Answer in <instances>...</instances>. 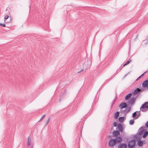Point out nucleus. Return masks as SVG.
Here are the masks:
<instances>
[{"instance_id":"nucleus-1","label":"nucleus","mask_w":148,"mask_h":148,"mask_svg":"<svg viewBox=\"0 0 148 148\" xmlns=\"http://www.w3.org/2000/svg\"><path fill=\"white\" fill-rule=\"evenodd\" d=\"M140 110L139 111H136L132 114V116L134 118V119H137L139 117L140 114V111L144 112L148 110V101L145 102L140 107Z\"/></svg>"},{"instance_id":"nucleus-2","label":"nucleus","mask_w":148,"mask_h":148,"mask_svg":"<svg viewBox=\"0 0 148 148\" xmlns=\"http://www.w3.org/2000/svg\"><path fill=\"white\" fill-rule=\"evenodd\" d=\"M120 138H112L109 141L108 145L109 147H114L117 144L121 143L122 141L121 140Z\"/></svg>"},{"instance_id":"nucleus-3","label":"nucleus","mask_w":148,"mask_h":148,"mask_svg":"<svg viewBox=\"0 0 148 148\" xmlns=\"http://www.w3.org/2000/svg\"><path fill=\"white\" fill-rule=\"evenodd\" d=\"M145 127L142 126L141 127L139 130L142 129V130H141L140 132V135H142L143 134L142 136V137L143 138H146L148 135V131H147L146 129H144Z\"/></svg>"},{"instance_id":"nucleus-4","label":"nucleus","mask_w":148,"mask_h":148,"mask_svg":"<svg viewBox=\"0 0 148 148\" xmlns=\"http://www.w3.org/2000/svg\"><path fill=\"white\" fill-rule=\"evenodd\" d=\"M120 132L117 130H114L112 132L113 137H114L115 138L120 137L121 139V140L122 141L123 140L121 136H120Z\"/></svg>"},{"instance_id":"nucleus-5","label":"nucleus","mask_w":148,"mask_h":148,"mask_svg":"<svg viewBox=\"0 0 148 148\" xmlns=\"http://www.w3.org/2000/svg\"><path fill=\"white\" fill-rule=\"evenodd\" d=\"M92 62L91 60L90 59H87L86 61L84 63V65H84V67L85 69L84 71H86V69H87L88 66H90Z\"/></svg>"},{"instance_id":"nucleus-6","label":"nucleus","mask_w":148,"mask_h":148,"mask_svg":"<svg viewBox=\"0 0 148 148\" xmlns=\"http://www.w3.org/2000/svg\"><path fill=\"white\" fill-rule=\"evenodd\" d=\"M136 144L135 141L133 139L130 140L128 143V148H133L135 146Z\"/></svg>"},{"instance_id":"nucleus-7","label":"nucleus","mask_w":148,"mask_h":148,"mask_svg":"<svg viewBox=\"0 0 148 148\" xmlns=\"http://www.w3.org/2000/svg\"><path fill=\"white\" fill-rule=\"evenodd\" d=\"M138 95H137L135 97H132L130 98L127 102L128 105L130 104L131 106H132L135 103L136 99Z\"/></svg>"},{"instance_id":"nucleus-8","label":"nucleus","mask_w":148,"mask_h":148,"mask_svg":"<svg viewBox=\"0 0 148 148\" xmlns=\"http://www.w3.org/2000/svg\"><path fill=\"white\" fill-rule=\"evenodd\" d=\"M116 129H118V131L121 132H122L123 131V128L122 125L120 123L118 124L116 128Z\"/></svg>"},{"instance_id":"nucleus-9","label":"nucleus","mask_w":148,"mask_h":148,"mask_svg":"<svg viewBox=\"0 0 148 148\" xmlns=\"http://www.w3.org/2000/svg\"><path fill=\"white\" fill-rule=\"evenodd\" d=\"M137 134H138V136L136 134L134 136V138L135 139H136V141H138L139 140H141L140 139L141 138L142 135H140V132H138Z\"/></svg>"},{"instance_id":"nucleus-10","label":"nucleus","mask_w":148,"mask_h":148,"mask_svg":"<svg viewBox=\"0 0 148 148\" xmlns=\"http://www.w3.org/2000/svg\"><path fill=\"white\" fill-rule=\"evenodd\" d=\"M142 87L144 88H147L148 90V80L147 79L144 81L142 84Z\"/></svg>"},{"instance_id":"nucleus-11","label":"nucleus","mask_w":148,"mask_h":148,"mask_svg":"<svg viewBox=\"0 0 148 148\" xmlns=\"http://www.w3.org/2000/svg\"><path fill=\"white\" fill-rule=\"evenodd\" d=\"M119 107L121 109L125 108L127 107V105L126 102H123L120 104Z\"/></svg>"},{"instance_id":"nucleus-12","label":"nucleus","mask_w":148,"mask_h":148,"mask_svg":"<svg viewBox=\"0 0 148 148\" xmlns=\"http://www.w3.org/2000/svg\"><path fill=\"white\" fill-rule=\"evenodd\" d=\"M126 108L124 110H123L122 112V113H123L124 115H126L128 113L130 110L131 107H128L125 108Z\"/></svg>"},{"instance_id":"nucleus-13","label":"nucleus","mask_w":148,"mask_h":148,"mask_svg":"<svg viewBox=\"0 0 148 148\" xmlns=\"http://www.w3.org/2000/svg\"><path fill=\"white\" fill-rule=\"evenodd\" d=\"M83 127V126H82V125L81 123V122H79L77 125V126L76 127V129L77 130H79L81 129L80 130V131L81 132V135H82V128Z\"/></svg>"},{"instance_id":"nucleus-14","label":"nucleus","mask_w":148,"mask_h":148,"mask_svg":"<svg viewBox=\"0 0 148 148\" xmlns=\"http://www.w3.org/2000/svg\"><path fill=\"white\" fill-rule=\"evenodd\" d=\"M118 148H127V145L125 143H119Z\"/></svg>"},{"instance_id":"nucleus-15","label":"nucleus","mask_w":148,"mask_h":148,"mask_svg":"<svg viewBox=\"0 0 148 148\" xmlns=\"http://www.w3.org/2000/svg\"><path fill=\"white\" fill-rule=\"evenodd\" d=\"M9 16L8 15H6L4 17V21L5 23H9L11 20V17L10 18V19L9 21H7V20L9 18Z\"/></svg>"},{"instance_id":"nucleus-16","label":"nucleus","mask_w":148,"mask_h":148,"mask_svg":"<svg viewBox=\"0 0 148 148\" xmlns=\"http://www.w3.org/2000/svg\"><path fill=\"white\" fill-rule=\"evenodd\" d=\"M145 143L144 141L143 140H139L137 142V145L139 147H141L142 146L144 143Z\"/></svg>"},{"instance_id":"nucleus-17","label":"nucleus","mask_w":148,"mask_h":148,"mask_svg":"<svg viewBox=\"0 0 148 148\" xmlns=\"http://www.w3.org/2000/svg\"><path fill=\"white\" fill-rule=\"evenodd\" d=\"M117 95H116L114 99L113 100L112 102L111 105V108H112L113 107V105L116 101L117 99Z\"/></svg>"},{"instance_id":"nucleus-18","label":"nucleus","mask_w":148,"mask_h":148,"mask_svg":"<svg viewBox=\"0 0 148 148\" xmlns=\"http://www.w3.org/2000/svg\"><path fill=\"white\" fill-rule=\"evenodd\" d=\"M132 95V93H130L127 95L125 97V100H129V99L131 97Z\"/></svg>"},{"instance_id":"nucleus-19","label":"nucleus","mask_w":148,"mask_h":148,"mask_svg":"<svg viewBox=\"0 0 148 148\" xmlns=\"http://www.w3.org/2000/svg\"><path fill=\"white\" fill-rule=\"evenodd\" d=\"M139 93L138 88H136L132 92V93L133 95H135L138 94Z\"/></svg>"},{"instance_id":"nucleus-20","label":"nucleus","mask_w":148,"mask_h":148,"mask_svg":"<svg viewBox=\"0 0 148 148\" xmlns=\"http://www.w3.org/2000/svg\"><path fill=\"white\" fill-rule=\"evenodd\" d=\"M119 112L118 111L116 112L114 116V118L115 119H117L119 117Z\"/></svg>"},{"instance_id":"nucleus-21","label":"nucleus","mask_w":148,"mask_h":148,"mask_svg":"<svg viewBox=\"0 0 148 148\" xmlns=\"http://www.w3.org/2000/svg\"><path fill=\"white\" fill-rule=\"evenodd\" d=\"M124 120V117H120L119 118V121L121 123H122Z\"/></svg>"},{"instance_id":"nucleus-22","label":"nucleus","mask_w":148,"mask_h":148,"mask_svg":"<svg viewBox=\"0 0 148 148\" xmlns=\"http://www.w3.org/2000/svg\"><path fill=\"white\" fill-rule=\"evenodd\" d=\"M27 139H28V141H27V145H31V144H32V143H31V144L30 143L31 140V138H30L29 137H28Z\"/></svg>"},{"instance_id":"nucleus-23","label":"nucleus","mask_w":148,"mask_h":148,"mask_svg":"<svg viewBox=\"0 0 148 148\" xmlns=\"http://www.w3.org/2000/svg\"><path fill=\"white\" fill-rule=\"evenodd\" d=\"M147 71H146L144 72L143 73L141 74L140 76H139L138 78L136 80V81H138V79H140L142 76H143L144 74L147 72Z\"/></svg>"},{"instance_id":"nucleus-24","label":"nucleus","mask_w":148,"mask_h":148,"mask_svg":"<svg viewBox=\"0 0 148 148\" xmlns=\"http://www.w3.org/2000/svg\"><path fill=\"white\" fill-rule=\"evenodd\" d=\"M131 60H130L127 61L123 65V67H124L125 66L128 64H129L131 62Z\"/></svg>"},{"instance_id":"nucleus-25","label":"nucleus","mask_w":148,"mask_h":148,"mask_svg":"<svg viewBox=\"0 0 148 148\" xmlns=\"http://www.w3.org/2000/svg\"><path fill=\"white\" fill-rule=\"evenodd\" d=\"M134 119L132 120H130L129 121V124L130 125H133L134 122Z\"/></svg>"},{"instance_id":"nucleus-26","label":"nucleus","mask_w":148,"mask_h":148,"mask_svg":"<svg viewBox=\"0 0 148 148\" xmlns=\"http://www.w3.org/2000/svg\"><path fill=\"white\" fill-rule=\"evenodd\" d=\"M34 144L30 145H27V148H33Z\"/></svg>"},{"instance_id":"nucleus-27","label":"nucleus","mask_w":148,"mask_h":148,"mask_svg":"<svg viewBox=\"0 0 148 148\" xmlns=\"http://www.w3.org/2000/svg\"><path fill=\"white\" fill-rule=\"evenodd\" d=\"M118 124H117V122L115 121L113 123V126L115 127H117L118 125Z\"/></svg>"},{"instance_id":"nucleus-28","label":"nucleus","mask_w":148,"mask_h":148,"mask_svg":"<svg viewBox=\"0 0 148 148\" xmlns=\"http://www.w3.org/2000/svg\"><path fill=\"white\" fill-rule=\"evenodd\" d=\"M0 25L2 27H6L4 23H0Z\"/></svg>"},{"instance_id":"nucleus-29","label":"nucleus","mask_w":148,"mask_h":148,"mask_svg":"<svg viewBox=\"0 0 148 148\" xmlns=\"http://www.w3.org/2000/svg\"><path fill=\"white\" fill-rule=\"evenodd\" d=\"M138 88V90H142L143 91H144V89L145 88Z\"/></svg>"},{"instance_id":"nucleus-30","label":"nucleus","mask_w":148,"mask_h":148,"mask_svg":"<svg viewBox=\"0 0 148 148\" xmlns=\"http://www.w3.org/2000/svg\"><path fill=\"white\" fill-rule=\"evenodd\" d=\"M46 115L45 114L43 115L41 117L40 119L38 121V122L40 121L41 120L43 119L45 116Z\"/></svg>"},{"instance_id":"nucleus-31","label":"nucleus","mask_w":148,"mask_h":148,"mask_svg":"<svg viewBox=\"0 0 148 148\" xmlns=\"http://www.w3.org/2000/svg\"><path fill=\"white\" fill-rule=\"evenodd\" d=\"M123 67V66L121 67H120L119 69H118L117 70V71H116V72H118V73L119 71H120V70L123 68V67Z\"/></svg>"},{"instance_id":"nucleus-32","label":"nucleus","mask_w":148,"mask_h":148,"mask_svg":"<svg viewBox=\"0 0 148 148\" xmlns=\"http://www.w3.org/2000/svg\"><path fill=\"white\" fill-rule=\"evenodd\" d=\"M145 127L148 128V121L145 124Z\"/></svg>"},{"instance_id":"nucleus-33","label":"nucleus","mask_w":148,"mask_h":148,"mask_svg":"<svg viewBox=\"0 0 148 148\" xmlns=\"http://www.w3.org/2000/svg\"><path fill=\"white\" fill-rule=\"evenodd\" d=\"M49 120H50V118H49L47 120V121H46V125H47L48 122H49Z\"/></svg>"},{"instance_id":"nucleus-34","label":"nucleus","mask_w":148,"mask_h":148,"mask_svg":"<svg viewBox=\"0 0 148 148\" xmlns=\"http://www.w3.org/2000/svg\"><path fill=\"white\" fill-rule=\"evenodd\" d=\"M96 98H97V97H96V96L95 97L93 103L92 104L93 105V104H94V103L95 104L96 103V102H95V100L96 99Z\"/></svg>"},{"instance_id":"nucleus-35","label":"nucleus","mask_w":148,"mask_h":148,"mask_svg":"<svg viewBox=\"0 0 148 148\" xmlns=\"http://www.w3.org/2000/svg\"><path fill=\"white\" fill-rule=\"evenodd\" d=\"M66 93V90H65L63 94V95H65Z\"/></svg>"},{"instance_id":"nucleus-36","label":"nucleus","mask_w":148,"mask_h":148,"mask_svg":"<svg viewBox=\"0 0 148 148\" xmlns=\"http://www.w3.org/2000/svg\"><path fill=\"white\" fill-rule=\"evenodd\" d=\"M112 136L110 135H109L107 137L109 138H112Z\"/></svg>"},{"instance_id":"nucleus-37","label":"nucleus","mask_w":148,"mask_h":148,"mask_svg":"<svg viewBox=\"0 0 148 148\" xmlns=\"http://www.w3.org/2000/svg\"><path fill=\"white\" fill-rule=\"evenodd\" d=\"M84 69H81V70L80 71L77 72V73H80L81 71H84Z\"/></svg>"},{"instance_id":"nucleus-38","label":"nucleus","mask_w":148,"mask_h":148,"mask_svg":"<svg viewBox=\"0 0 148 148\" xmlns=\"http://www.w3.org/2000/svg\"><path fill=\"white\" fill-rule=\"evenodd\" d=\"M63 83H64V82H60V84H63Z\"/></svg>"},{"instance_id":"nucleus-39","label":"nucleus","mask_w":148,"mask_h":148,"mask_svg":"<svg viewBox=\"0 0 148 148\" xmlns=\"http://www.w3.org/2000/svg\"><path fill=\"white\" fill-rule=\"evenodd\" d=\"M61 99L60 98V100H59V101H61Z\"/></svg>"},{"instance_id":"nucleus-40","label":"nucleus","mask_w":148,"mask_h":148,"mask_svg":"<svg viewBox=\"0 0 148 148\" xmlns=\"http://www.w3.org/2000/svg\"><path fill=\"white\" fill-rule=\"evenodd\" d=\"M66 86V85H64L63 86Z\"/></svg>"},{"instance_id":"nucleus-41","label":"nucleus","mask_w":148,"mask_h":148,"mask_svg":"<svg viewBox=\"0 0 148 148\" xmlns=\"http://www.w3.org/2000/svg\"><path fill=\"white\" fill-rule=\"evenodd\" d=\"M111 130H112V129H113V127H112L111 128Z\"/></svg>"},{"instance_id":"nucleus-42","label":"nucleus","mask_w":148,"mask_h":148,"mask_svg":"<svg viewBox=\"0 0 148 148\" xmlns=\"http://www.w3.org/2000/svg\"><path fill=\"white\" fill-rule=\"evenodd\" d=\"M107 82H108V81H106V83H107Z\"/></svg>"},{"instance_id":"nucleus-43","label":"nucleus","mask_w":148,"mask_h":148,"mask_svg":"<svg viewBox=\"0 0 148 148\" xmlns=\"http://www.w3.org/2000/svg\"><path fill=\"white\" fill-rule=\"evenodd\" d=\"M9 20H7V21H9Z\"/></svg>"}]
</instances>
